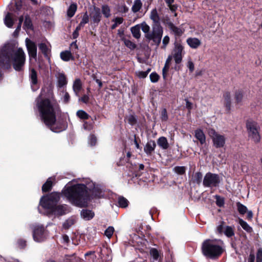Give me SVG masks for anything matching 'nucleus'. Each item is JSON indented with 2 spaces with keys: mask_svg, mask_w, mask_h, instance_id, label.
Instances as JSON below:
<instances>
[{
  "mask_svg": "<svg viewBox=\"0 0 262 262\" xmlns=\"http://www.w3.org/2000/svg\"><path fill=\"white\" fill-rule=\"evenodd\" d=\"M136 74L140 78H144L147 76V72L144 71H138L136 72Z\"/></svg>",
  "mask_w": 262,
  "mask_h": 262,
  "instance_id": "nucleus-59",
  "label": "nucleus"
},
{
  "mask_svg": "<svg viewBox=\"0 0 262 262\" xmlns=\"http://www.w3.org/2000/svg\"><path fill=\"white\" fill-rule=\"evenodd\" d=\"M256 262H262V249L259 248L256 253Z\"/></svg>",
  "mask_w": 262,
  "mask_h": 262,
  "instance_id": "nucleus-56",
  "label": "nucleus"
},
{
  "mask_svg": "<svg viewBox=\"0 0 262 262\" xmlns=\"http://www.w3.org/2000/svg\"><path fill=\"white\" fill-rule=\"evenodd\" d=\"M34 240L38 243L44 242L49 236V232L42 225L34 224L31 226Z\"/></svg>",
  "mask_w": 262,
  "mask_h": 262,
  "instance_id": "nucleus-7",
  "label": "nucleus"
},
{
  "mask_svg": "<svg viewBox=\"0 0 262 262\" xmlns=\"http://www.w3.org/2000/svg\"><path fill=\"white\" fill-rule=\"evenodd\" d=\"M149 17L152 20L153 25H160V18L156 8L151 11Z\"/></svg>",
  "mask_w": 262,
  "mask_h": 262,
  "instance_id": "nucleus-23",
  "label": "nucleus"
},
{
  "mask_svg": "<svg viewBox=\"0 0 262 262\" xmlns=\"http://www.w3.org/2000/svg\"><path fill=\"white\" fill-rule=\"evenodd\" d=\"M194 136L202 145L206 143V136L202 129H198L195 130Z\"/></svg>",
  "mask_w": 262,
  "mask_h": 262,
  "instance_id": "nucleus-24",
  "label": "nucleus"
},
{
  "mask_svg": "<svg viewBox=\"0 0 262 262\" xmlns=\"http://www.w3.org/2000/svg\"><path fill=\"white\" fill-rule=\"evenodd\" d=\"M202 250L205 256L214 259L219 257L223 253L225 245L221 239H207L203 243Z\"/></svg>",
  "mask_w": 262,
  "mask_h": 262,
  "instance_id": "nucleus-4",
  "label": "nucleus"
},
{
  "mask_svg": "<svg viewBox=\"0 0 262 262\" xmlns=\"http://www.w3.org/2000/svg\"><path fill=\"white\" fill-rule=\"evenodd\" d=\"M244 94L242 90H237L235 93V99L237 103H241L243 98Z\"/></svg>",
  "mask_w": 262,
  "mask_h": 262,
  "instance_id": "nucleus-40",
  "label": "nucleus"
},
{
  "mask_svg": "<svg viewBox=\"0 0 262 262\" xmlns=\"http://www.w3.org/2000/svg\"><path fill=\"white\" fill-rule=\"evenodd\" d=\"M222 103L226 108V111L229 112L231 107V98L230 92H226L223 94Z\"/></svg>",
  "mask_w": 262,
  "mask_h": 262,
  "instance_id": "nucleus-16",
  "label": "nucleus"
},
{
  "mask_svg": "<svg viewBox=\"0 0 262 262\" xmlns=\"http://www.w3.org/2000/svg\"><path fill=\"white\" fill-rule=\"evenodd\" d=\"M149 77L151 82L152 83H156L158 82L159 79V76L156 72L151 73L149 75Z\"/></svg>",
  "mask_w": 262,
  "mask_h": 262,
  "instance_id": "nucleus-50",
  "label": "nucleus"
},
{
  "mask_svg": "<svg viewBox=\"0 0 262 262\" xmlns=\"http://www.w3.org/2000/svg\"><path fill=\"white\" fill-rule=\"evenodd\" d=\"M55 178L53 177H50L48 179L46 182L42 185V190L43 192H48L52 188L53 182Z\"/></svg>",
  "mask_w": 262,
  "mask_h": 262,
  "instance_id": "nucleus-26",
  "label": "nucleus"
},
{
  "mask_svg": "<svg viewBox=\"0 0 262 262\" xmlns=\"http://www.w3.org/2000/svg\"><path fill=\"white\" fill-rule=\"evenodd\" d=\"M70 95L68 92H66L63 96V101L65 103H68L70 100Z\"/></svg>",
  "mask_w": 262,
  "mask_h": 262,
  "instance_id": "nucleus-63",
  "label": "nucleus"
},
{
  "mask_svg": "<svg viewBox=\"0 0 262 262\" xmlns=\"http://www.w3.org/2000/svg\"><path fill=\"white\" fill-rule=\"evenodd\" d=\"M96 137L94 135H91L89 138V143L91 146H94L96 145Z\"/></svg>",
  "mask_w": 262,
  "mask_h": 262,
  "instance_id": "nucleus-54",
  "label": "nucleus"
},
{
  "mask_svg": "<svg viewBox=\"0 0 262 262\" xmlns=\"http://www.w3.org/2000/svg\"><path fill=\"white\" fill-rule=\"evenodd\" d=\"M57 79V86L60 88H63L67 85L68 83L66 76L63 73H58L56 75Z\"/></svg>",
  "mask_w": 262,
  "mask_h": 262,
  "instance_id": "nucleus-19",
  "label": "nucleus"
},
{
  "mask_svg": "<svg viewBox=\"0 0 262 262\" xmlns=\"http://www.w3.org/2000/svg\"><path fill=\"white\" fill-rule=\"evenodd\" d=\"M36 108L45 124L55 133H59L66 129L63 121H56L57 103L52 91L45 95L42 90L36 99Z\"/></svg>",
  "mask_w": 262,
  "mask_h": 262,
  "instance_id": "nucleus-2",
  "label": "nucleus"
},
{
  "mask_svg": "<svg viewBox=\"0 0 262 262\" xmlns=\"http://www.w3.org/2000/svg\"><path fill=\"white\" fill-rule=\"evenodd\" d=\"M236 206L237 210L241 214L244 215L247 212L248 209L246 206L239 202H237L236 203Z\"/></svg>",
  "mask_w": 262,
  "mask_h": 262,
  "instance_id": "nucleus-39",
  "label": "nucleus"
},
{
  "mask_svg": "<svg viewBox=\"0 0 262 262\" xmlns=\"http://www.w3.org/2000/svg\"><path fill=\"white\" fill-rule=\"evenodd\" d=\"M208 135L212 139L213 145L216 148H221L224 147L225 144V137L224 135L218 134L213 128H210L209 129Z\"/></svg>",
  "mask_w": 262,
  "mask_h": 262,
  "instance_id": "nucleus-11",
  "label": "nucleus"
},
{
  "mask_svg": "<svg viewBox=\"0 0 262 262\" xmlns=\"http://www.w3.org/2000/svg\"><path fill=\"white\" fill-rule=\"evenodd\" d=\"M63 195L73 205L83 207L94 198L104 197V193L98 185L89 179H74L69 182L62 191Z\"/></svg>",
  "mask_w": 262,
  "mask_h": 262,
  "instance_id": "nucleus-1",
  "label": "nucleus"
},
{
  "mask_svg": "<svg viewBox=\"0 0 262 262\" xmlns=\"http://www.w3.org/2000/svg\"><path fill=\"white\" fill-rule=\"evenodd\" d=\"M249 138L255 143L260 141V136L259 134V126L257 122L252 120H249L246 123Z\"/></svg>",
  "mask_w": 262,
  "mask_h": 262,
  "instance_id": "nucleus-9",
  "label": "nucleus"
},
{
  "mask_svg": "<svg viewBox=\"0 0 262 262\" xmlns=\"http://www.w3.org/2000/svg\"><path fill=\"white\" fill-rule=\"evenodd\" d=\"M94 215V212L88 209H82L80 212L81 217L85 221H89L92 219Z\"/></svg>",
  "mask_w": 262,
  "mask_h": 262,
  "instance_id": "nucleus-22",
  "label": "nucleus"
},
{
  "mask_svg": "<svg viewBox=\"0 0 262 262\" xmlns=\"http://www.w3.org/2000/svg\"><path fill=\"white\" fill-rule=\"evenodd\" d=\"M24 26L27 29H30L32 26V21L29 15L25 16Z\"/></svg>",
  "mask_w": 262,
  "mask_h": 262,
  "instance_id": "nucleus-46",
  "label": "nucleus"
},
{
  "mask_svg": "<svg viewBox=\"0 0 262 262\" xmlns=\"http://www.w3.org/2000/svg\"><path fill=\"white\" fill-rule=\"evenodd\" d=\"M29 78L31 82V86L33 91H36L39 86L37 85V75L36 71L34 69H30L29 71Z\"/></svg>",
  "mask_w": 262,
  "mask_h": 262,
  "instance_id": "nucleus-15",
  "label": "nucleus"
},
{
  "mask_svg": "<svg viewBox=\"0 0 262 262\" xmlns=\"http://www.w3.org/2000/svg\"><path fill=\"white\" fill-rule=\"evenodd\" d=\"M118 203L120 207L126 208L128 206V201L123 196H119L118 198Z\"/></svg>",
  "mask_w": 262,
  "mask_h": 262,
  "instance_id": "nucleus-38",
  "label": "nucleus"
},
{
  "mask_svg": "<svg viewBox=\"0 0 262 262\" xmlns=\"http://www.w3.org/2000/svg\"><path fill=\"white\" fill-rule=\"evenodd\" d=\"M169 37L168 36L166 35L164 37L163 40H162V44L163 46L162 47V48L165 49L167 45L169 43Z\"/></svg>",
  "mask_w": 262,
  "mask_h": 262,
  "instance_id": "nucleus-57",
  "label": "nucleus"
},
{
  "mask_svg": "<svg viewBox=\"0 0 262 262\" xmlns=\"http://www.w3.org/2000/svg\"><path fill=\"white\" fill-rule=\"evenodd\" d=\"M142 7V3L141 0H135L132 7V11L134 13L139 12Z\"/></svg>",
  "mask_w": 262,
  "mask_h": 262,
  "instance_id": "nucleus-32",
  "label": "nucleus"
},
{
  "mask_svg": "<svg viewBox=\"0 0 262 262\" xmlns=\"http://www.w3.org/2000/svg\"><path fill=\"white\" fill-rule=\"evenodd\" d=\"M220 181L219 174L209 172L204 176L203 184L205 187H215L219 186Z\"/></svg>",
  "mask_w": 262,
  "mask_h": 262,
  "instance_id": "nucleus-10",
  "label": "nucleus"
},
{
  "mask_svg": "<svg viewBox=\"0 0 262 262\" xmlns=\"http://www.w3.org/2000/svg\"><path fill=\"white\" fill-rule=\"evenodd\" d=\"M173 59L172 55L171 54L169 55L166 59V60L165 63V65L164 68L162 69V76L164 80H166L167 77V73L169 71V67H170V62Z\"/></svg>",
  "mask_w": 262,
  "mask_h": 262,
  "instance_id": "nucleus-21",
  "label": "nucleus"
},
{
  "mask_svg": "<svg viewBox=\"0 0 262 262\" xmlns=\"http://www.w3.org/2000/svg\"><path fill=\"white\" fill-rule=\"evenodd\" d=\"M171 54L173 56V59L177 65L175 67V69L177 70H178L177 69V68L179 67L178 65L182 62L183 57L185 54L184 46L181 41H177L174 42Z\"/></svg>",
  "mask_w": 262,
  "mask_h": 262,
  "instance_id": "nucleus-6",
  "label": "nucleus"
},
{
  "mask_svg": "<svg viewBox=\"0 0 262 262\" xmlns=\"http://www.w3.org/2000/svg\"><path fill=\"white\" fill-rule=\"evenodd\" d=\"M5 25L9 28L12 27L13 25V20L12 18V14L10 13H8L4 19Z\"/></svg>",
  "mask_w": 262,
  "mask_h": 262,
  "instance_id": "nucleus-36",
  "label": "nucleus"
},
{
  "mask_svg": "<svg viewBox=\"0 0 262 262\" xmlns=\"http://www.w3.org/2000/svg\"><path fill=\"white\" fill-rule=\"evenodd\" d=\"M89 21V17L88 13L86 12L83 15L80 23L81 26H84L85 24L88 23Z\"/></svg>",
  "mask_w": 262,
  "mask_h": 262,
  "instance_id": "nucleus-52",
  "label": "nucleus"
},
{
  "mask_svg": "<svg viewBox=\"0 0 262 262\" xmlns=\"http://www.w3.org/2000/svg\"><path fill=\"white\" fill-rule=\"evenodd\" d=\"M77 6L76 4H75V3L71 4L70 5V6L69 7L68 10H67L68 16L70 18L72 17L74 15V14L77 10Z\"/></svg>",
  "mask_w": 262,
  "mask_h": 262,
  "instance_id": "nucleus-30",
  "label": "nucleus"
},
{
  "mask_svg": "<svg viewBox=\"0 0 262 262\" xmlns=\"http://www.w3.org/2000/svg\"><path fill=\"white\" fill-rule=\"evenodd\" d=\"M76 115L79 118L83 120L88 119L90 117L87 113L83 110H78Z\"/></svg>",
  "mask_w": 262,
  "mask_h": 262,
  "instance_id": "nucleus-42",
  "label": "nucleus"
},
{
  "mask_svg": "<svg viewBox=\"0 0 262 262\" xmlns=\"http://www.w3.org/2000/svg\"><path fill=\"white\" fill-rule=\"evenodd\" d=\"M91 18L94 23L98 24L101 18V14L99 8L94 7V11L91 13Z\"/></svg>",
  "mask_w": 262,
  "mask_h": 262,
  "instance_id": "nucleus-20",
  "label": "nucleus"
},
{
  "mask_svg": "<svg viewBox=\"0 0 262 262\" xmlns=\"http://www.w3.org/2000/svg\"><path fill=\"white\" fill-rule=\"evenodd\" d=\"M69 207L67 205L55 206L53 209H49L47 212H50L54 214L62 215L69 212Z\"/></svg>",
  "mask_w": 262,
  "mask_h": 262,
  "instance_id": "nucleus-14",
  "label": "nucleus"
},
{
  "mask_svg": "<svg viewBox=\"0 0 262 262\" xmlns=\"http://www.w3.org/2000/svg\"><path fill=\"white\" fill-rule=\"evenodd\" d=\"M131 32L133 34V36L139 39L141 36L140 33V27L139 25H136L130 28Z\"/></svg>",
  "mask_w": 262,
  "mask_h": 262,
  "instance_id": "nucleus-33",
  "label": "nucleus"
},
{
  "mask_svg": "<svg viewBox=\"0 0 262 262\" xmlns=\"http://www.w3.org/2000/svg\"><path fill=\"white\" fill-rule=\"evenodd\" d=\"M215 198L216 199V204L219 206H222L224 204V201L223 199H221L220 196L216 195Z\"/></svg>",
  "mask_w": 262,
  "mask_h": 262,
  "instance_id": "nucleus-60",
  "label": "nucleus"
},
{
  "mask_svg": "<svg viewBox=\"0 0 262 262\" xmlns=\"http://www.w3.org/2000/svg\"><path fill=\"white\" fill-rule=\"evenodd\" d=\"M255 261V256L253 254H250L248 258V262H254Z\"/></svg>",
  "mask_w": 262,
  "mask_h": 262,
  "instance_id": "nucleus-64",
  "label": "nucleus"
},
{
  "mask_svg": "<svg viewBox=\"0 0 262 262\" xmlns=\"http://www.w3.org/2000/svg\"><path fill=\"white\" fill-rule=\"evenodd\" d=\"M158 145L162 149H166L169 147V144L168 143L166 138L164 137H160L157 140Z\"/></svg>",
  "mask_w": 262,
  "mask_h": 262,
  "instance_id": "nucleus-29",
  "label": "nucleus"
},
{
  "mask_svg": "<svg viewBox=\"0 0 262 262\" xmlns=\"http://www.w3.org/2000/svg\"><path fill=\"white\" fill-rule=\"evenodd\" d=\"M216 230L219 234H223L227 237H232L235 234L234 226H225L224 222L222 221L216 227Z\"/></svg>",
  "mask_w": 262,
  "mask_h": 262,
  "instance_id": "nucleus-12",
  "label": "nucleus"
},
{
  "mask_svg": "<svg viewBox=\"0 0 262 262\" xmlns=\"http://www.w3.org/2000/svg\"><path fill=\"white\" fill-rule=\"evenodd\" d=\"M114 232V228L112 226H109L105 231L104 235L110 238Z\"/></svg>",
  "mask_w": 262,
  "mask_h": 262,
  "instance_id": "nucleus-48",
  "label": "nucleus"
},
{
  "mask_svg": "<svg viewBox=\"0 0 262 262\" xmlns=\"http://www.w3.org/2000/svg\"><path fill=\"white\" fill-rule=\"evenodd\" d=\"M123 18L121 17H116L112 20L114 23L112 25L111 28L112 30L115 29L118 25L121 24L123 22Z\"/></svg>",
  "mask_w": 262,
  "mask_h": 262,
  "instance_id": "nucleus-37",
  "label": "nucleus"
},
{
  "mask_svg": "<svg viewBox=\"0 0 262 262\" xmlns=\"http://www.w3.org/2000/svg\"><path fill=\"white\" fill-rule=\"evenodd\" d=\"M82 89V83L80 79L77 78L73 82V90L76 96H79V93Z\"/></svg>",
  "mask_w": 262,
  "mask_h": 262,
  "instance_id": "nucleus-25",
  "label": "nucleus"
},
{
  "mask_svg": "<svg viewBox=\"0 0 262 262\" xmlns=\"http://www.w3.org/2000/svg\"><path fill=\"white\" fill-rule=\"evenodd\" d=\"M101 11L104 16L107 18L111 16V8L107 5H103L101 6Z\"/></svg>",
  "mask_w": 262,
  "mask_h": 262,
  "instance_id": "nucleus-34",
  "label": "nucleus"
},
{
  "mask_svg": "<svg viewBox=\"0 0 262 262\" xmlns=\"http://www.w3.org/2000/svg\"><path fill=\"white\" fill-rule=\"evenodd\" d=\"M156 143L154 141H150L147 143L144 150L147 155H150L155 150Z\"/></svg>",
  "mask_w": 262,
  "mask_h": 262,
  "instance_id": "nucleus-28",
  "label": "nucleus"
},
{
  "mask_svg": "<svg viewBox=\"0 0 262 262\" xmlns=\"http://www.w3.org/2000/svg\"><path fill=\"white\" fill-rule=\"evenodd\" d=\"M186 66L190 73H192L194 71V64L191 59H188Z\"/></svg>",
  "mask_w": 262,
  "mask_h": 262,
  "instance_id": "nucleus-53",
  "label": "nucleus"
},
{
  "mask_svg": "<svg viewBox=\"0 0 262 262\" xmlns=\"http://www.w3.org/2000/svg\"><path fill=\"white\" fill-rule=\"evenodd\" d=\"M72 55L70 51H64L60 53V57L61 58L66 61H69L71 59Z\"/></svg>",
  "mask_w": 262,
  "mask_h": 262,
  "instance_id": "nucleus-43",
  "label": "nucleus"
},
{
  "mask_svg": "<svg viewBox=\"0 0 262 262\" xmlns=\"http://www.w3.org/2000/svg\"><path fill=\"white\" fill-rule=\"evenodd\" d=\"M76 222V218L74 216H71L67 219L63 223V227L64 229H69L72 225H73Z\"/></svg>",
  "mask_w": 262,
  "mask_h": 262,
  "instance_id": "nucleus-31",
  "label": "nucleus"
},
{
  "mask_svg": "<svg viewBox=\"0 0 262 262\" xmlns=\"http://www.w3.org/2000/svg\"><path fill=\"white\" fill-rule=\"evenodd\" d=\"M141 29L142 31L145 33V35H146L147 34L150 33V27L145 22L141 24Z\"/></svg>",
  "mask_w": 262,
  "mask_h": 262,
  "instance_id": "nucleus-49",
  "label": "nucleus"
},
{
  "mask_svg": "<svg viewBox=\"0 0 262 262\" xmlns=\"http://www.w3.org/2000/svg\"><path fill=\"white\" fill-rule=\"evenodd\" d=\"M39 49L45 56H48L50 51L49 43L48 41L43 42L38 45Z\"/></svg>",
  "mask_w": 262,
  "mask_h": 262,
  "instance_id": "nucleus-27",
  "label": "nucleus"
},
{
  "mask_svg": "<svg viewBox=\"0 0 262 262\" xmlns=\"http://www.w3.org/2000/svg\"><path fill=\"white\" fill-rule=\"evenodd\" d=\"M126 119L127 122L132 125H135L137 122L136 118L135 116L132 115H129V116H127Z\"/></svg>",
  "mask_w": 262,
  "mask_h": 262,
  "instance_id": "nucleus-47",
  "label": "nucleus"
},
{
  "mask_svg": "<svg viewBox=\"0 0 262 262\" xmlns=\"http://www.w3.org/2000/svg\"><path fill=\"white\" fill-rule=\"evenodd\" d=\"M202 174L201 172H196L193 176V181L198 184H200L202 180Z\"/></svg>",
  "mask_w": 262,
  "mask_h": 262,
  "instance_id": "nucleus-44",
  "label": "nucleus"
},
{
  "mask_svg": "<svg viewBox=\"0 0 262 262\" xmlns=\"http://www.w3.org/2000/svg\"><path fill=\"white\" fill-rule=\"evenodd\" d=\"M186 168L185 166H176L173 168L174 171L178 174H183L185 173Z\"/></svg>",
  "mask_w": 262,
  "mask_h": 262,
  "instance_id": "nucleus-45",
  "label": "nucleus"
},
{
  "mask_svg": "<svg viewBox=\"0 0 262 262\" xmlns=\"http://www.w3.org/2000/svg\"><path fill=\"white\" fill-rule=\"evenodd\" d=\"M117 34L122 41H123V38H125L124 36V30H122V29L118 30Z\"/></svg>",
  "mask_w": 262,
  "mask_h": 262,
  "instance_id": "nucleus-62",
  "label": "nucleus"
},
{
  "mask_svg": "<svg viewBox=\"0 0 262 262\" xmlns=\"http://www.w3.org/2000/svg\"><path fill=\"white\" fill-rule=\"evenodd\" d=\"M60 199V194L57 192H52L47 196H43L40 200V205L47 211L53 209Z\"/></svg>",
  "mask_w": 262,
  "mask_h": 262,
  "instance_id": "nucleus-5",
  "label": "nucleus"
},
{
  "mask_svg": "<svg viewBox=\"0 0 262 262\" xmlns=\"http://www.w3.org/2000/svg\"><path fill=\"white\" fill-rule=\"evenodd\" d=\"M123 41L125 46L132 50H134L136 48V45L130 40L123 38Z\"/></svg>",
  "mask_w": 262,
  "mask_h": 262,
  "instance_id": "nucleus-41",
  "label": "nucleus"
},
{
  "mask_svg": "<svg viewBox=\"0 0 262 262\" xmlns=\"http://www.w3.org/2000/svg\"><path fill=\"white\" fill-rule=\"evenodd\" d=\"M186 43L192 49H198L201 45V41L196 37H188L186 39Z\"/></svg>",
  "mask_w": 262,
  "mask_h": 262,
  "instance_id": "nucleus-18",
  "label": "nucleus"
},
{
  "mask_svg": "<svg viewBox=\"0 0 262 262\" xmlns=\"http://www.w3.org/2000/svg\"><path fill=\"white\" fill-rule=\"evenodd\" d=\"M79 100L84 103H87L89 101V96L88 95H84L82 97L79 99Z\"/></svg>",
  "mask_w": 262,
  "mask_h": 262,
  "instance_id": "nucleus-58",
  "label": "nucleus"
},
{
  "mask_svg": "<svg viewBox=\"0 0 262 262\" xmlns=\"http://www.w3.org/2000/svg\"><path fill=\"white\" fill-rule=\"evenodd\" d=\"M167 25L171 32L176 36H181L184 33V30L182 28L175 26L171 22L168 23Z\"/></svg>",
  "mask_w": 262,
  "mask_h": 262,
  "instance_id": "nucleus-17",
  "label": "nucleus"
},
{
  "mask_svg": "<svg viewBox=\"0 0 262 262\" xmlns=\"http://www.w3.org/2000/svg\"><path fill=\"white\" fill-rule=\"evenodd\" d=\"M150 254L155 260H157L159 257V253L155 248H151L150 249Z\"/></svg>",
  "mask_w": 262,
  "mask_h": 262,
  "instance_id": "nucleus-51",
  "label": "nucleus"
},
{
  "mask_svg": "<svg viewBox=\"0 0 262 262\" xmlns=\"http://www.w3.org/2000/svg\"><path fill=\"white\" fill-rule=\"evenodd\" d=\"M239 224L243 228L244 230L247 231L248 233H251L252 231V228L251 227L248 223L244 221L242 219H239Z\"/></svg>",
  "mask_w": 262,
  "mask_h": 262,
  "instance_id": "nucleus-35",
  "label": "nucleus"
},
{
  "mask_svg": "<svg viewBox=\"0 0 262 262\" xmlns=\"http://www.w3.org/2000/svg\"><path fill=\"white\" fill-rule=\"evenodd\" d=\"M161 119L163 121H166L168 119V115L165 108L163 109L161 111Z\"/></svg>",
  "mask_w": 262,
  "mask_h": 262,
  "instance_id": "nucleus-55",
  "label": "nucleus"
},
{
  "mask_svg": "<svg viewBox=\"0 0 262 262\" xmlns=\"http://www.w3.org/2000/svg\"><path fill=\"white\" fill-rule=\"evenodd\" d=\"M163 33V29L161 25H152L151 31L145 35V37L149 41L152 40L158 46L161 43Z\"/></svg>",
  "mask_w": 262,
  "mask_h": 262,
  "instance_id": "nucleus-8",
  "label": "nucleus"
},
{
  "mask_svg": "<svg viewBox=\"0 0 262 262\" xmlns=\"http://www.w3.org/2000/svg\"><path fill=\"white\" fill-rule=\"evenodd\" d=\"M167 6L169 7L170 11L172 12H174V16H177V13L175 12H176V10L177 9V6L176 5H172V4H170V5H167Z\"/></svg>",
  "mask_w": 262,
  "mask_h": 262,
  "instance_id": "nucleus-61",
  "label": "nucleus"
},
{
  "mask_svg": "<svg viewBox=\"0 0 262 262\" xmlns=\"http://www.w3.org/2000/svg\"><path fill=\"white\" fill-rule=\"evenodd\" d=\"M26 44L30 58H36L37 56V46L35 43L29 39L26 38Z\"/></svg>",
  "mask_w": 262,
  "mask_h": 262,
  "instance_id": "nucleus-13",
  "label": "nucleus"
},
{
  "mask_svg": "<svg viewBox=\"0 0 262 262\" xmlns=\"http://www.w3.org/2000/svg\"><path fill=\"white\" fill-rule=\"evenodd\" d=\"M26 55L23 50L16 43H8L0 48V66L8 69L12 65L16 71L23 70Z\"/></svg>",
  "mask_w": 262,
  "mask_h": 262,
  "instance_id": "nucleus-3",
  "label": "nucleus"
}]
</instances>
